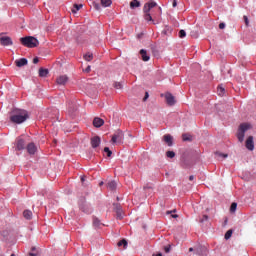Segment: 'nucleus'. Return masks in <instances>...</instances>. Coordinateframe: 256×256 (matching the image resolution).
Segmentation results:
<instances>
[{"instance_id":"1","label":"nucleus","mask_w":256,"mask_h":256,"mask_svg":"<svg viewBox=\"0 0 256 256\" xmlns=\"http://www.w3.org/2000/svg\"><path fill=\"white\" fill-rule=\"evenodd\" d=\"M28 119L29 114L27 113V111L21 109L13 110L10 116V121L12 123H16L17 125H20V123H25V121Z\"/></svg>"},{"instance_id":"2","label":"nucleus","mask_w":256,"mask_h":256,"mask_svg":"<svg viewBox=\"0 0 256 256\" xmlns=\"http://www.w3.org/2000/svg\"><path fill=\"white\" fill-rule=\"evenodd\" d=\"M20 42L24 45V47H28L30 49H33L39 45V40L33 36L22 37L20 38Z\"/></svg>"},{"instance_id":"3","label":"nucleus","mask_w":256,"mask_h":256,"mask_svg":"<svg viewBox=\"0 0 256 256\" xmlns=\"http://www.w3.org/2000/svg\"><path fill=\"white\" fill-rule=\"evenodd\" d=\"M154 7H157V2L151 1V2H148L144 5L143 12H144L145 21H152V23H153V16H151V13H149V12Z\"/></svg>"},{"instance_id":"4","label":"nucleus","mask_w":256,"mask_h":256,"mask_svg":"<svg viewBox=\"0 0 256 256\" xmlns=\"http://www.w3.org/2000/svg\"><path fill=\"white\" fill-rule=\"evenodd\" d=\"M251 129V125L247 123H243L239 126L238 133H237V138L240 143H243L245 139V133Z\"/></svg>"},{"instance_id":"5","label":"nucleus","mask_w":256,"mask_h":256,"mask_svg":"<svg viewBox=\"0 0 256 256\" xmlns=\"http://www.w3.org/2000/svg\"><path fill=\"white\" fill-rule=\"evenodd\" d=\"M0 45H3V47H9L13 45V40L9 36H2L0 37Z\"/></svg>"},{"instance_id":"6","label":"nucleus","mask_w":256,"mask_h":256,"mask_svg":"<svg viewBox=\"0 0 256 256\" xmlns=\"http://www.w3.org/2000/svg\"><path fill=\"white\" fill-rule=\"evenodd\" d=\"M112 143H123V132L118 131L112 136Z\"/></svg>"},{"instance_id":"7","label":"nucleus","mask_w":256,"mask_h":256,"mask_svg":"<svg viewBox=\"0 0 256 256\" xmlns=\"http://www.w3.org/2000/svg\"><path fill=\"white\" fill-rule=\"evenodd\" d=\"M90 143H91V147L93 149H97V147H99L101 145V137L99 136H93L90 139Z\"/></svg>"},{"instance_id":"8","label":"nucleus","mask_w":256,"mask_h":256,"mask_svg":"<svg viewBox=\"0 0 256 256\" xmlns=\"http://www.w3.org/2000/svg\"><path fill=\"white\" fill-rule=\"evenodd\" d=\"M165 99H166L167 105H169L170 107H173V105H175V103H176L175 96H173V94H171V93H166Z\"/></svg>"},{"instance_id":"9","label":"nucleus","mask_w":256,"mask_h":256,"mask_svg":"<svg viewBox=\"0 0 256 256\" xmlns=\"http://www.w3.org/2000/svg\"><path fill=\"white\" fill-rule=\"evenodd\" d=\"M246 149L253 151L255 149V142H253V136H249L246 140Z\"/></svg>"},{"instance_id":"10","label":"nucleus","mask_w":256,"mask_h":256,"mask_svg":"<svg viewBox=\"0 0 256 256\" xmlns=\"http://www.w3.org/2000/svg\"><path fill=\"white\" fill-rule=\"evenodd\" d=\"M26 149L29 155H35V153H37V146H35V143H29Z\"/></svg>"},{"instance_id":"11","label":"nucleus","mask_w":256,"mask_h":256,"mask_svg":"<svg viewBox=\"0 0 256 256\" xmlns=\"http://www.w3.org/2000/svg\"><path fill=\"white\" fill-rule=\"evenodd\" d=\"M68 81L69 77H67V75H61L56 79L58 85H65Z\"/></svg>"},{"instance_id":"12","label":"nucleus","mask_w":256,"mask_h":256,"mask_svg":"<svg viewBox=\"0 0 256 256\" xmlns=\"http://www.w3.org/2000/svg\"><path fill=\"white\" fill-rule=\"evenodd\" d=\"M25 149V140L18 138L16 141V150L23 151Z\"/></svg>"},{"instance_id":"13","label":"nucleus","mask_w":256,"mask_h":256,"mask_svg":"<svg viewBox=\"0 0 256 256\" xmlns=\"http://www.w3.org/2000/svg\"><path fill=\"white\" fill-rule=\"evenodd\" d=\"M163 139H164L165 143L168 145V147L173 146V136L172 135L166 134V135H164Z\"/></svg>"},{"instance_id":"14","label":"nucleus","mask_w":256,"mask_h":256,"mask_svg":"<svg viewBox=\"0 0 256 256\" xmlns=\"http://www.w3.org/2000/svg\"><path fill=\"white\" fill-rule=\"evenodd\" d=\"M28 61L26 58H21L15 61L16 67H25L27 65Z\"/></svg>"},{"instance_id":"15","label":"nucleus","mask_w":256,"mask_h":256,"mask_svg":"<svg viewBox=\"0 0 256 256\" xmlns=\"http://www.w3.org/2000/svg\"><path fill=\"white\" fill-rule=\"evenodd\" d=\"M104 124H105V121L101 118H94L93 120L94 127H103Z\"/></svg>"},{"instance_id":"16","label":"nucleus","mask_w":256,"mask_h":256,"mask_svg":"<svg viewBox=\"0 0 256 256\" xmlns=\"http://www.w3.org/2000/svg\"><path fill=\"white\" fill-rule=\"evenodd\" d=\"M196 253L197 255H207V248L205 246H199L198 248H196Z\"/></svg>"},{"instance_id":"17","label":"nucleus","mask_w":256,"mask_h":256,"mask_svg":"<svg viewBox=\"0 0 256 256\" xmlns=\"http://www.w3.org/2000/svg\"><path fill=\"white\" fill-rule=\"evenodd\" d=\"M140 55L142 57V61H149L151 59V57L147 55V51L145 49L140 50Z\"/></svg>"},{"instance_id":"18","label":"nucleus","mask_w":256,"mask_h":256,"mask_svg":"<svg viewBox=\"0 0 256 256\" xmlns=\"http://www.w3.org/2000/svg\"><path fill=\"white\" fill-rule=\"evenodd\" d=\"M107 187L110 191H115V189H117V183L115 181H110L108 182Z\"/></svg>"},{"instance_id":"19","label":"nucleus","mask_w":256,"mask_h":256,"mask_svg":"<svg viewBox=\"0 0 256 256\" xmlns=\"http://www.w3.org/2000/svg\"><path fill=\"white\" fill-rule=\"evenodd\" d=\"M47 75H49V70L45 68L39 69V77H47Z\"/></svg>"},{"instance_id":"20","label":"nucleus","mask_w":256,"mask_h":256,"mask_svg":"<svg viewBox=\"0 0 256 256\" xmlns=\"http://www.w3.org/2000/svg\"><path fill=\"white\" fill-rule=\"evenodd\" d=\"M130 7L131 9H135V7H141V2H139L138 0H132L130 2Z\"/></svg>"},{"instance_id":"21","label":"nucleus","mask_w":256,"mask_h":256,"mask_svg":"<svg viewBox=\"0 0 256 256\" xmlns=\"http://www.w3.org/2000/svg\"><path fill=\"white\" fill-rule=\"evenodd\" d=\"M23 216L26 218V219H32V217H33V212H31L30 210H25L24 212H23Z\"/></svg>"},{"instance_id":"22","label":"nucleus","mask_w":256,"mask_h":256,"mask_svg":"<svg viewBox=\"0 0 256 256\" xmlns=\"http://www.w3.org/2000/svg\"><path fill=\"white\" fill-rule=\"evenodd\" d=\"M112 3H113V1H111V0H101L102 7H111Z\"/></svg>"},{"instance_id":"23","label":"nucleus","mask_w":256,"mask_h":256,"mask_svg":"<svg viewBox=\"0 0 256 256\" xmlns=\"http://www.w3.org/2000/svg\"><path fill=\"white\" fill-rule=\"evenodd\" d=\"M217 93L220 97H223V95H225V88L223 86H218L217 88Z\"/></svg>"},{"instance_id":"24","label":"nucleus","mask_w":256,"mask_h":256,"mask_svg":"<svg viewBox=\"0 0 256 256\" xmlns=\"http://www.w3.org/2000/svg\"><path fill=\"white\" fill-rule=\"evenodd\" d=\"M83 8V4H74V8L72 9V13H77L80 9Z\"/></svg>"},{"instance_id":"25","label":"nucleus","mask_w":256,"mask_h":256,"mask_svg":"<svg viewBox=\"0 0 256 256\" xmlns=\"http://www.w3.org/2000/svg\"><path fill=\"white\" fill-rule=\"evenodd\" d=\"M118 247H124V249H127V241L125 239H122L121 241L118 242Z\"/></svg>"},{"instance_id":"26","label":"nucleus","mask_w":256,"mask_h":256,"mask_svg":"<svg viewBox=\"0 0 256 256\" xmlns=\"http://www.w3.org/2000/svg\"><path fill=\"white\" fill-rule=\"evenodd\" d=\"M85 61H93V54L92 53H87L84 55Z\"/></svg>"},{"instance_id":"27","label":"nucleus","mask_w":256,"mask_h":256,"mask_svg":"<svg viewBox=\"0 0 256 256\" xmlns=\"http://www.w3.org/2000/svg\"><path fill=\"white\" fill-rule=\"evenodd\" d=\"M237 211V203L233 202L230 206V213H235Z\"/></svg>"},{"instance_id":"28","label":"nucleus","mask_w":256,"mask_h":256,"mask_svg":"<svg viewBox=\"0 0 256 256\" xmlns=\"http://www.w3.org/2000/svg\"><path fill=\"white\" fill-rule=\"evenodd\" d=\"M116 218L119 220L123 219V210H116Z\"/></svg>"},{"instance_id":"29","label":"nucleus","mask_w":256,"mask_h":256,"mask_svg":"<svg viewBox=\"0 0 256 256\" xmlns=\"http://www.w3.org/2000/svg\"><path fill=\"white\" fill-rule=\"evenodd\" d=\"M233 235V230H228L226 233H225V239L226 240H229L231 239V236Z\"/></svg>"},{"instance_id":"30","label":"nucleus","mask_w":256,"mask_h":256,"mask_svg":"<svg viewBox=\"0 0 256 256\" xmlns=\"http://www.w3.org/2000/svg\"><path fill=\"white\" fill-rule=\"evenodd\" d=\"M166 157H168L169 159H173V157H175V152L167 151L166 152Z\"/></svg>"},{"instance_id":"31","label":"nucleus","mask_w":256,"mask_h":256,"mask_svg":"<svg viewBox=\"0 0 256 256\" xmlns=\"http://www.w3.org/2000/svg\"><path fill=\"white\" fill-rule=\"evenodd\" d=\"M104 152L107 153V157H111V155H113V152L109 149V147H105Z\"/></svg>"},{"instance_id":"32","label":"nucleus","mask_w":256,"mask_h":256,"mask_svg":"<svg viewBox=\"0 0 256 256\" xmlns=\"http://www.w3.org/2000/svg\"><path fill=\"white\" fill-rule=\"evenodd\" d=\"M114 88L115 89H123V84H121V82H115L114 83Z\"/></svg>"},{"instance_id":"33","label":"nucleus","mask_w":256,"mask_h":256,"mask_svg":"<svg viewBox=\"0 0 256 256\" xmlns=\"http://www.w3.org/2000/svg\"><path fill=\"white\" fill-rule=\"evenodd\" d=\"M93 225H94V227H99L101 225V221H99L97 218H94Z\"/></svg>"},{"instance_id":"34","label":"nucleus","mask_w":256,"mask_h":256,"mask_svg":"<svg viewBox=\"0 0 256 256\" xmlns=\"http://www.w3.org/2000/svg\"><path fill=\"white\" fill-rule=\"evenodd\" d=\"M187 36V33L185 32V30H180L179 31V37H180V39H183L184 37H186Z\"/></svg>"},{"instance_id":"35","label":"nucleus","mask_w":256,"mask_h":256,"mask_svg":"<svg viewBox=\"0 0 256 256\" xmlns=\"http://www.w3.org/2000/svg\"><path fill=\"white\" fill-rule=\"evenodd\" d=\"M215 155H216V157H223L224 159H226V157H228L227 154H223L221 152H215Z\"/></svg>"},{"instance_id":"36","label":"nucleus","mask_w":256,"mask_h":256,"mask_svg":"<svg viewBox=\"0 0 256 256\" xmlns=\"http://www.w3.org/2000/svg\"><path fill=\"white\" fill-rule=\"evenodd\" d=\"M205 221H209L208 215H203L202 218L200 219V223H205Z\"/></svg>"},{"instance_id":"37","label":"nucleus","mask_w":256,"mask_h":256,"mask_svg":"<svg viewBox=\"0 0 256 256\" xmlns=\"http://www.w3.org/2000/svg\"><path fill=\"white\" fill-rule=\"evenodd\" d=\"M246 27H249V18L247 16L243 17Z\"/></svg>"},{"instance_id":"38","label":"nucleus","mask_w":256,"mask_h":256,"mask_svg":"<svg viewBox=\"0 0 256 256\" xmlns=\"http://www.w3.org/2000/svg\"><path fill=\"white\" fill-rule=\"evenodd\" d=\"M94 9H96V11H101V6L97 3L94 4Z\"/></svg>"},{"instance_id":"39","label":"nucleus","mask_w":256,"mask_h":256,"mask_svg":"<svg viewBox=\"0 0 256 256\" xmlns=\"http://www.w3.org/2000/svg\"><path fill=\"white\" fill-rule=\"evenodd\" d=\"M182 139L183 141H190L189 137L187 136V134H183L182 135Z\"/></svg>"},{"instance_id":"40","label":"nucleus","mask_w":256,"mask_h":256,"mask_svg":"<svg viewBox=\"0 0 256 256\" xmlns=\"http://www.w3.org/2000/svg\"><path fill=\"white\" fill-rule=\"evenodd\" d=\"M164 251L165 253H169V251H171V246H165Z\"/></svg>"},{"instance_id":"41","label":"nucleus","mask_w":256,"mask_h":256,"mask_svg":"<svg viewBox=\"0 0 256 256\" xmlns=\"http://www.w3.org/2000/svg\"><path fill=\"white\" fill-rule=\"evenodd\" d=\"M114 209H115L116 212L117 211H122L121 206L119 204H116Z\"/></svg>"},{"instance_id":"42","label":"nucleus","mask_w":256,"mask_h":256,"mask_svg":"<svg viewBox=\"0 0 256 256\" xmlns=\"http://www.w3.org/2000/svg\"><path fill=\"white\" fill-rule=\"evenodd\" d=\"M147 99H149V92L145 93V96L143 98V101H147Z\"/></svg>"},{"instance_id":"43","label":"nucleus","mask_w":256,"mask_h":256,"mask_svg":"<svg viewBox=\"0 0 256 256\" xmlns=\"http://www.w3.org/2000/svg\"><path fill=\"white\" fill-rule=\"evenodd\" d=\"M84 71L85 73H91V66H88Z\"/></svg>"},{"instance_id":"44","label":"nucleus","mask_w":256,"mask_h":256,"mask_svg":"<svg viewBox=\"0 0 256 256\" xmlns=\"http://www.w3.org/2000/svg\"><path fill=\"white\" fill-rule=\"evenodd\" d=\"M33 63H34L35 65H37V63H39V58L35 57V58L33 59Z\"/></svg>"},{"instance_id":"45","label":"nucleus","mask_w":256,"mask_h":256,"mask_svg":"<svg viewBox=\"0 0 256 256\" xmlns=\"http://www.w3.org/2000/svg\"><path fill=\"white\" fill-rule=\"evenodd\" d=\"M225 28V23H220L219 24V29H224Z\"/></svg>"},{"instance_id":"46","label":"nucleus","mask_w":256,"mask_h":256,"mask_svg":"<svg viewBox=\"0 0 256 256\" xmlns=\"http://www.w3.org/2000/svg\"><path fill=\"white\" fill-rule=\"evenodd\" d=\"M172 7H177V0H173Z\"/></svg>"},{"instance_id":"47","label":"nucleus","mask_w":256,"mask_h":256,"mask_svg":"<svg viewBox=\"0 0 256 256\" xmlns=\"http://www.w3.org/2000/svg\"><path fill=\"white\" fill-rule=\"evenodd\" d=\"M195 180V176L191 175L189 176V181H194Z\"/></svg>"},{"instance_id":"48","label":"nucleus","mask_w":256,"mask_h":256,"mask_svg":"<svg viewBox=\"0 0 256 256\" xmlns=\"http://www.w3.org/2000/svg\"><path fill=\"white\" fill-rule=\"evenodd\" d=\"M171 217H172L173 219H177V217H179V215L173 214V215H171Z\"/></svg>"},{"instance_id":"49","label":"nucleus","mask_w":256,"mask_h":256,"mask_svg":"<svg viewBox=\"0 0 256 256\" xmlns=\"http://www.w3.org/2000/svg\"><path fill=\"white\" fill-rule=\"evenodd\" d=\"M29 255L30 256H37V253L30 252Z\"/></svg>"},{"instance_id":"50","label":"nucleus","mask_w":256,"mask_h":256,"mask_svg":"<svg viewBox=\"0 0 256 256\" xmlns=\"http://www.w3.org/2000/svg\"><path fill=\"white\" fill-rule=\"evenodd\" d=\"M152 256H163L162 253L153 254Z\"/></svg>"},{"instance_id":"51","label":"nucleus","mask_w":256,"mask_h":256,"mask_svg":"<svg viewBox=\"0 0 256 256\" xmlns=\"http://www.w3.org/2000/svg\"><path fill=\"white\" fill-rule=\"evenodd\" d=\"M81 181H82V182H83V181H85V178H84V177H82V178H81Z\"/></svg>"},{"instance_id":"52","label":"nucleus","mask_w":256,"mask_h":256,"mask_svg":"<svg viewBox=\"0 0 256 256\" xmlns=\"http://www.w3.org/2000/svg\"><path fill=\"white\" fill-rule=\"evenodd\" d=\"M189 251H190V252H193V248H189Z\"/></svg>"},{"instance_id":"53","label":"nucleus","mask_w":256,"mask_h":256,"mask_svg":"<svg viewBox=\"0 0 256 256\" xmlns=\"http://www.w3.org/2000/svg\"><path fill=\"white\" fill-rule=\"evenodd\" d=\"M99 185H100V187H101V185H103V182H100Z\"/></svg>"},{"instance_id":"54","label":"nucleus","mask_w":256,"mask_h":256,"mask_svg":"<svg viewBox=\"0 0 256 256\" xmlns=\"http://www.w3.org/2000/svg\"><path fill=\"white\" fill-rule=\"evenodd\" d=\"M10 256H15V254H11Z\"/></svg>"},{"instance_id":"55","label":"nucleus","mask_w":256,"mask_h":256,"mask_svg":"<svg viewBox=\"0 0 256 256\" xmlns=\"http://www.w3.org/2000/svg\"><path fill=\"white\" fill-rule=\"evenodd\" d=\"M159 9V11H161V8H158Z\"/></svg>"},{"instance_id":"56","label":"nucleus","mask_w":256,"mask_h":256,"mask_svg":"<svg viewBox=\"0 0 256 256\" xmlns=\"http://www.w3.org/2000/svg\"><path fill=\"white\" fill-rule=\"evenodd\" d=\"M138 37H141V35H138Z\"/></svg>"},{"instance_id":"57","label":"nucleus","mask_w":256,"mask_h":256,"mask_svg":"<svg viewBox=\"0 0 256 256\" xmlns=\"http://www.w3.org/2000/svg\"><path fill=\"white\" fill-rule=\"evenodd\" d=\"M0 256H3V255H0Z\"/></svg>"}]
</instances>
